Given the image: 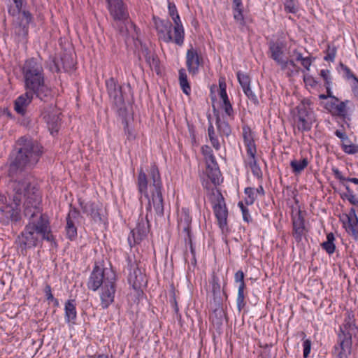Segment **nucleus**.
Returning <instances> with one entry per match:
<instances>
[{"mask_svg":"<svg viewBox=\"0 0 358 358\" xmlns=\"http://www.w3.org/2000/svg\"><path fill=\"white\" fill-rule=\"evenodd\" d=\"M18 151L10 158L8 169V176L14 180L13 182V205L2 204L0 206V220L3 221L20 219V205L24 202V213L27 208L35 210V206L31 202V197H41L36 187L32 186L28 178L20 180L23 173L32 169L38 162L41 154V146L32 139L27 137H21L17 141Z\"/></svg>","mask_w":358,"mask_h":358,"instance_id":"nucleus-1","label":"nucleus"},{"mask_svg":"<svg viewBox=\"0 0 358 358\" xmlns=\"http://www.w3.org/2000/svg\"><path fill=\"white\" fill-rule=\"evenodd\" d=\"M31 202L35 210L27 208L25 216L29 218V223L18 236L17 241L22 252L36 247L39 242V236L48 241L52 240L50 227L46 217L42 215L39 205L41 198L32 196Z\"/></svg>","mask_w":358,"mask_h":358,"instance_id":"nucleus-2","label":"nucleus"},{"mask_svg":"<svg viewBox=\"0 0 358 358\" xmlns=\"http://www.w3.org/2000/svg\"><path fill=\"white\" fill-rule=\"evenodd\" d=\"M137 185L138 192L148 199L147 210H151L152 206L156 213L162 215L164 214L162 184L157 167L155 165L150 167L148 178L141 169Z\"/></svg>","mask_w":358,"mask_h":358,"instance_id":"nucleus-3","label":"nucleus"},{"mask_svg":"<svg viewBox=\"0 0 358 358\" xmlns=\"http://www.w3.org/2000/svg\"><path fill=\"white\" fill-rule=\"evenodd\" d=\"M22 73L26 90L34 92L40 100L49 101L52 96L51 89L45 83L42 64L35 58L25 61L22 66Z\"/></svg>","mask_w":358,"mask_h":358,"instance_id":"nucleus-4","label":"nucleus"},{"mask_svg":"<svg viewBox=\"0 0 358 358\" xmlns=\"http://www.w3.org/2000/svg\"><path fill=\"white\" fill-rule=\"evenodd\" d=\"M15 6H8V12L13 17L18 16L15 21V33L20 37H24L28 33V24L31 20V15L29 11H22L23 1L13 0Z\"/></svg>","mask_w":358,"mask_h":358,"instance_id":"nucleus-5","label":"nucleus"},{"mask_svg":"<svg viewBox=\"0 0 358 358\" xmlns=\"http://www.w3.org/2000/svg\"><path fill=\"white\" fill-rule=\"evenodd\" d=\"M209 199L211 202L215 215L217 220L220 228L222 232L227 230L228 211L224 199L219 189L213 188L209 192Z\"/></svg>","mask_w":358,"mask_h":358,"instance_id":"nucleus-6","label":"nucleus"},{"mask_svg":"<svg viewBox=\"0 0 358 358\" xmlns=\"http://www.w3.org/2000/svg\"><path fill=\"white\" fill-rule=\"evenodd\" d=\"M110 15L114 19V27L117 28L120 33L127 32L126 23L128 21L129 14L126 10L122 0H106Z\"/></svg>","mask_w":358,"mask_h":358,"instance_id":"nucleus-7","label":"nucleus"},{"mask_svg":"<svg viewBox=\"0 0 358 358\" xmlns=\"http://www.w3.org/2000/svg\"><path fill=\"white\" fill-rule=\"evenodd\" d=\"M116 275L115 271H107L106 282L100 288L101 306L106 309L114 301L115 294Z\"/></svg>","mask_w":358,"mask_h":358,"instance_id":"nucleus-8","label":"nucleus"},{"mask_svg":"<svg viewBox=\"0 0 358 358\" xmlns=\"http://www.w3.org/2000/svg\"><path fill=\"white\" fill-rule=\"evenodd\" d=\"M108 271H113L109 268H101L98 266H95L87 282L88 288L91 290L96 291L103 287V284L106 282V273Z\"/></svg>","mask_w":358,"mask_h":358,"instance_id":"nucleus-9","label":"nucleus"},{"mask_svg":"<svg viewBox=\"0 0 358 358\" xmlns=\"http://www.w3.org/2000/svg\"><path fill=\"white\" fill-rule=\"evenodd\" d=\"M43 119L46 122L48 129L53 134L57 133L59 126V110L52 105L43 108L42 112Z\"/></svg>","mask_w":358,"mask_h":358,"instance_id":"nucleus-10","label":"nucleus"},{"mask_svg":"<svg viewBox=\"0 0 358 358\" xmlns=\"http://www.w3.org/2000/svg\"><path fill=\"white\" fill-rule=\"evenodd\" d=\"M155 28L159 38L165 43L174 42V36L171 35L172 24L169 20L154 17Z\"/></svg>","mask_w":358,"mask_h":358,"instance_id":"nucleus-11","label":"nucleus"},{"mask_svg":"<svg viewBox=\"0 0 358 358\" xmlns=\"http://www.w3.org/2000/svg\"><path fill=\"white\" fill-rule=\"evenodd\" d=\"M203 64V58L198 51L191 47L186 52V66L189 74L195 76L199 73V66Z\"/></svg>","mask_w":358,"mask_h":358,"instance_id":"nucleus-12","label":"nucleus"},{"mask_svg":"<svg viewBox=\"0 0 358 358\" xmlns=\"http://www.w3.org/2000/svg\"><path fill=\"white\" fill-rule=\"evenodd\" d=\"M107 91L110 98L113 100L116 106L121 108L124 105V97L122 92V87L113 78H110L106 81Z\"/></svg>","mask_w":358,"mask_h":358,"instance_id":"nucleus-13","label":"nucleus"},{"mask_svg":"<svg viewBox=\"0 0 358 358\" xmlns=\"http://www.w3.org/2000/svg\"><path fill=\"white\" fill-rule=\"evenodd\" d=\"M79 217L80 213L76 209H71L66 216V235L70 240H73L77 237V224Z\"/></svg>","mask_w":358,"mask_h":358,"instance_id":"nucleus-14","label":"nucleus"},{"mask_svg":"<svg viewBox=\"0 0 358 358\" xmlns=\"http://www.w3.org/2000/svg\"><path fill=\"white\" fill-rule=\"evenodd\" d=\"M352 339L350 334L338 335V345L335 346V353L338 358H348L351 353Z\"/></svg>","mask_w":358,"mask_h":358,"instance_id":"nucleus-15","label":"nucleus"},{"mask_svg":"<svg viewBox=\"0 0 358 358\" xmlns=\"http://www.w3.org/2000/svg\"><path fill=\"white\" fill-rule=\"evenodd\" d=\"M128 281L134 289H139L147 283L145 275L137 265H131Z\"/></svg>","mask_w":358,"mask_h":358,"instance_id":"nucleus-16","label":"nucleus"},{"mask_svg":"<svg viewBox=\"0 0 358 358\" xmlns=\"http://www.w3.org/2000/svg\"><path fill=\"white\" fill-rule=\"evenodd\" d=\"M238 80L243 89L245 94L250 99V100L255 104L258 103L257 96L255 93L252 92L250 88V77L245 73L238 72L237 73Z\"/></svg>","mask_w":358,"mask_h":358,"instance_id":"nucleus-17","label":"nucleus"},{"mask_svg":"<svg viewBox=\"0 0 358 358\" xmlns=\"http://www.w3.org/2000/svg\"><path fill=\"white\" fill-rule=\"evenodd\" d=\"M34 95H35L34 92L27 90L24 94L17 97L15 101V111L20 115H24L27 106L31 103L33 99Z\"/></svg>","mask_w":358,"mask_h":358,"instance_id":"nucleus-18","label":"nucleus"},{"mask_svg":"<svg viewBox=\"0 0 358 358\" xmlns=\"http://www.w3.org/2000/svg\"><path fill=\"white\" fill-rule=\"evenodd\" d=\"M83 212L90 215L94 222L101 221V209L98 204L92 202H80Z\"/></svg>","mask_w":358,"mask_h":358,"instance_id":"nucleus-19","label":"nucleus"},{"mask_svg":"<svg viewBox=\"0 0 358 358\" xmlns=\"http://www.w3.org/2000/svg\"><path fill=\"white\" fill-rule=\"evenodd\" d=\"M175 24L174 26V43L178 45H182L184 43V29L180 21L179 15L172 17Z\"/></svg>","mask_w":358,"mask_h":358,"instance_id":"nucleus-20","label":"nucleus"},{"mask_svg":"<svg viewBox=\"0 0 358 358\" xmlns=\"http://www.w3.org/2000/svg\"><path fill=\"white\" fill-rule=\"evenodd\" d=\"M289 60H283L279 65L282 71H285L288 76H292L298 72L299 67L295 64L296 51L290 56Z\"/></svg>","mask_w":358,"mask_h":358,"instance_id":"nucleus-21","label":"nucleus"},{"mask_svg":"<svg viewBox=\"0 0 358 358\" xmlns=\"http://www.w3.org/2000/svg\"><path fill=\"white\" fill-rule=\"evenodd\" d=\"M269 50L271 57L279 65L283 59V46L282 44L278 42L270 43Z\"/></svg>","mask_w":358,"mask_h":358,"instance_id":"nucleus-22","label":"nucleus"},{"mask_svg":"<svg viewBox=\"0 0 358 358\" xmlns=\"http://www.w3.org/2000/svg\"><path fill=\"white\" fill-rule=\"evenodd\" d=\"M76 306L75 300H68L65 303V320L68 323H74L77 315Z\"/></svg>","mask_w":358,"mask_h":358,"instance_id":"nucleus-23","label":"nucleus"},{"mask_svg":"<svg viewBox=\"0 0 358 358\" xmlns=\"http://www.w3.org/2000/svg\"><path fill=\"white\" fill-rule=\"evenodd\" d=\"M333 100H334V102H331L330 103H327L326 108L329 110V111L335 113L337 115L339 116H345L347 113L346 110V103L344 101H341L339 103H336L338 101H336L334 99L331 98ZM338 101H339L338 99Z\"/></svg>","mask_w":358,"mask_h":358,"instance_id":"nucleus-24","label":"nucleus"},{"mask_svg":"<svg viewBox=\"0 0 358 358\" xmlns=\"http://www.w3.org/2000/svg\"><path fill=\"white\" fill-rule=\"evenodd\" d=\"M206 172L213 184L219 182L220 171L217 162L206 164Z\"/></svg>","mask_w":358,"mask_h":358,"instance_id":"nucleus-25","label":"nucleus"},{"mask_svg":"<svg viewBox=\"0 0 358 358\" xmlns=\"http://www.w3.org/2000/svg\"><path fill=\"white\" fill-rule=\"evenodd\" d=\"M148 231V228L144 222L138 223L136 227L131 231L134 243L141 241L147 235Z\"/></svg>","mask_w":358,"mask_h":358,"instance_id":"nucleus-26","label":"nucleus"},{"mask_svg":"<svg viewBox=\"0 0 358 358\" xmlns=\"http://www.w3.org/2000/svg\"><path fill=\"white\" fill-rule=\"evenodd\" d=\"M192 222V218L188 212L182 209L181 217L178 220V228L187 234L189 237V227Z\"/></svg>","mask_w":358,"mask_h":358,"instance_id":"nucleus-27","label":"nucleus"},{"mask_svg":"<svg viewBox=\"0 0 358 358\" xmlns=\"http://www.w3.org/2000/svg\"><path fill=\"white\" fill-rule=\"evenodd\" d=\"M233 13L234 20L241 24H243L244 17L243 14L242 0H233Z\"/></svg>","mask_w":358,"mask_h":358,"instance_id":"nucleus-28","label":"nucleus"},{"mask_svg":"<svg viewBox=\"0 0 358 358\" xmlns=\"http://www.w3.org/2000/svg\"><path fill=\"white\" fill-rule=\"evenodd\" d=\"M343 222L346 231L351 234L355 239H357L358 220L346 219V220H343Z\"/></svg>","mask_w":358,"mask_h":358,"instance_id":"nucleus-29","label":"nucleus"},{"mask_svg":"<svg viewBox=\"0 0 358 358\" xmlns=\"http://www.w3.org/2000/svg\"><path fill=\"white\" fill-rule=\"evenodd\" d=\"M179 83L182 92L188 95L190 93L191 87L187 80V76L184 69L179 70Z\"/></svg>","mask_w":358,"mask_h":358,"instance_id":"nucleus-30","label":"nucleus"},{"mask_svg":"<svg viewBox=\"0 0 358 358\" xmlns=\"http://www.w3.org/2000/svg\"><path fill=\"white\" fill-rule=\"evenodd\" d=\"M355 324L353 320L349 316L348 320L345 321V323L341 327V334L339 335H345L347 334H350V339H352V335L355 331Z\"/></svg>","mask_w":358,"mask_h":358,"instance_id":"nucleus-31","label":"nucleus"},{"mask_svg":"<svg viewBox=\"0 0 358 358\" xmlns=\"http://www.w3.org/2000/svg\"><path fill=\"white\" fill-rule=\"evenodd\" d=\"M335 238L333 233H329L327 236V241L323 242L321 245L322 248L329 255L332 254L335 251L334 241Z\"/></svg>","mask_w":358,"mask_h":358,"instance_id":"nucleus-32","label":"nucleus"},{"mask_svg":"<svg viewBox=\"0 0 358 358\" xmlns=\"http://www.w3.org/2000/svg\"><path fill=\"white\" fill-rule=\"evenodd\" d=\"M304 230L305 227L301 218L298 217L297 219H294L293 220V233L296 239L301 238L304 232Z\"/></svg>","mask_w":358,"mask_h":358,"instance_id":"nucleus-33","label":"nucleus"},{"mask_svg":"<svg viewBox=\"0 0 358 358\" xmlns=\"http://www.w3.org/2000/svg\"><path fill=\"white\" fill-rule=\"evenodd\" d=\"M308 161L306 158L302 160H292L290 162V166L292 168L293 172L296 174L300 173L308 165Z\"/></svg>","mask_w":358,"mask_h":358,"instance_id":"nucleus-34","label":"nucleus"},{"mask_svg":"<svg viewBox=\"0 0 358 358\" xmlns=\"http://www.w3.org/2000/svg\"><path fill=\"white\" fill-rule=\"evenodd\" d=\"M246 164L250 168L255 176L258 178H262V172L260 167L257 165L255 158L248 159L246 160Z\"/></svg>","mask_w":358,"mask_h":358,"instance_id":"nucleus-35","label":"nucleus"},{"mask_svg":"<svg viewBox=\"0 0 358 358\" xmlns=\"http://www.w3.org/2000/svg\"><path fill=\"white\" fill-rule=\"evenodd\" d=\"M216 124L221 135L228 136L231 133V129L229 124L224 121H221L219 116L216 119Z\"/></svg>","mask_w":358,"mask_h":358,"instance_id":"nucleus-36","label":"nucleus"},{"mask_svg":"<svg viewBox=\"0 0 358 358\" xmlns=\"http://www.w3.org/2000/svg\"><path fill=\"white\" fill-rule=\"evenodd\" d=\"M298 128L299 129L303 131H309L311 128V121L310 118L307 115L306 117H303L302 114L300 113L299 122H298Z\"/></svg>","mask_w":358,"mask_h":358,"instance_id":"nucleus-37","label":"nucleus"},{"mask_svg":"<svg viewBox=\"0 0 358 358\" xmlns=\"http://www.w3.org/2000/svg\"><path fill=\"white\" fill-rule=\"evenodd\" d=\"M208 134L210 138V141L211 142V144L213 147L216 150H219L220 149V144L219 143V141L215 136V129L212 124V123H210L208 128Z\"/></svg>","mask_w":358,"mask_h":358,"instance_id":"nucleus-38","label":"nucleus"},{"mask_svg":"<svg viewBox=\"0 0 358 358\" xmlns=\"http://www.w3.org/2000/svg\"><path fill=\"white\" fill-rule=\"evenodd\" d=\"M320 75L324 78V80L327 85V92L328 96L330 98H333L336 101H338V98H336V96H334L331 94V89L329 87V85H330V76H329L330 71L329 70H322L320 72Z\"/></svg>","mask_w":358,"mask_h":358,"instance_id":"nucleus-39","label":"nucleus"},{"mask_svg":"<svg viewBox=\"0 0 358 358\" xmlns=\"http://www.w3.org/2000/svg\"><path fill=\"white\" fill-rule=\"evenodd\" d=\"M201 150L203 155H204L206 164L216 162L213 151L209 146L204 145L202 147Z\"/></svg>","mask_w":358,"mask_h":358,"instance_id":"nucleus-40","label":"nucleus"},{"mask_svg":"<svg viewBox=\"0 0 358 358\" xmlns=\"http://www.w3.org/2000/svg\"><path fill=\"white\" fill-rule=\"evenodd\" d=\"M245 288L238 287V294L236 299L237 308L241 311L245 306L246 303L245 301Z\"/></svg>","mask_w":358,"mask_h":358,"instance_id":"nucleus-41","label":"nucleus"},{"mask_svg":"<svg viewBox=\"0 0 358 358\" xmlns=\"http://www.w3.org/2000/svg\"><path fill=\"white\" fill-rule=\"evenodd\" d=\"M245 194L246 197L245 199L247 205H252L257 198L255 189L252 187H247L245 189Z\"/></svg>","mask_w":358,"mask_h":358,"instance_id":"nucleus-42","label":"nucleus"},{"mask_svg":"<svg viewBox=\"0 0 358 358\" xmlns=\"http://www.w3.org/2000/svg\"><path fill=\"white\" fill-rule=\"evenodd\" d=\"M245 141L247 146V154L248 155V159L255 158L256 148L254 142L252 140L247 138L245 136Z\"/></svg>","mask_w":358,"mask_h":358,"instance_id":"nucleus-43","label":"nucleus"},{"mask_svg":"<svg viewBox=\"0 0 358 358\" xmlns=\"http://www.w3.org/2000/svg\"><path fill=\"white\" fill-rule=\"evenodd\" d=\"M347 193L343 194V197L348 199V201L355 206L358 207V199L356 196L353 194L348 185H345Z\"/></svg>","mask_w":358,"mask_h":358,"instance_id":"nucleus-44","label":"nucleus"},{"mask_svg":"<svg viewBox=\"0 0 358 358\" xmlns=\"http://www.w3.org/2000/svg\"><path fill=\"white\" fill-rule=\"evenodd\" d=\"M285 9L287 12L295 13L298 10V3L296 0H285Z\"/></svg>","mask_w":358,"mask_h":358,"instance_id":"nucleus-45","label":"nucleus"},{"mask_svg":"<svg viewBox=\"0 0 358 358\" xmlns=\"http://www.w3.org/2000/svg\"><path fill=\"white\" fill-rule=\"evenodd\" d=\"M296 61H300L302 66L308 71L310 70L311 65V59L309 57H303L302 55L298 52H296Z\"/></svg>","mask_w":358,"mask_h":358,"instance_id":"nucleus-46","label":"nucleus"},{"mask_svg":"<svg viewBox=\"0 0 358 358\" xmlns=\"http://www.w3.org/2000/svg\"><path fill=\"white\" fill-rule=\"evenodd\" d=\"M234 280L236 282L239 284L238 287H246V285L244 282V273L242 271L239 270L235 273Z\"/></svg>","mask_w":358,"mask_h":358,"instance_id":"nucleus-47","label":"nucleus"},{"mask_svg":"<svg viewBox=\"0 0 358 358\" xmlns=\"http://www.w3.org/2000/svg\"><path fill=\"white\" fill-rule=\"evenodd\" d=\"M340 67L345 73V76L347 79H353L355 81H357L358 78L352 73L351 70L342 62L339 64Z\"/></svg>","mask_w":358,"mask_h":358,"instance_id":"nucleus-48","label":"nucleus"},{"mask_svg":"<svg viewBox=\"0 0 358 358\" xmlns=\"http://www.w3.org/2000/svg\"><path fill=\"white\" fill-rule=\"evenodd\" d=\"M238 205L241 210L244 221L247 222H250L252 218L249 213L248 209L243 205V202H239Z\"/></svg>","mask_w":358,"mask_h":358,"instance_id":"nucleus-49","label":"nucleus"},{"mask_svg":"<svg viewBox=\"0 0 358 358\" xmlns=\"http://www.w3.org/2000/svg\"><path fill=\"white\" fill-rule=\"evenodd\" d=\"M343 150L348 154H355L358 152V147L354 144L343 143Z\"/></svg>","mask_w":358,"mask_h":358,"instance_id":"nucleus-50","label":"nucleus"},{"mask_svg":"<svg viewBox=\"0 0 358 358\" xmlns=\"http://www.w3.org/2000/svg\"><path fill=\"white\" fill-rule=\"evenodd\" d=\"M327 51V54L324 57V59L327 61H329V60L333 61L336 57V48H334V47L331 48L329 45Z\"/></svg>","mask_w":358,"mask_h":358,"instance_id":"nucleus-51","label":"nucleus"},{"mask_svg":"<svg viewBox=\"0 0 358 358\" xmlns=\"http://www.w3.org/2000/svg\"><path fill=\"white\" fill-rule=\"evenodd\" d=\"M303 357L307 358L311 350V341L306 339L304 341L303 344Z\"/></svg>","mask_w":358,"mask_h":358,"instance_id":"nucleus-52","label":"nucleus"},{"mask_svg":"<svg viewBox=\"0 0 358 358\" xmlns=\"http://www.w3.org/2000/svg\"><path fill=\"white\" fill-rule=\"evenodd\" d=\"M306 86L309 90L313 88V79L310 76L305 75L303 78Z\"/></svg>","mask_w":358,"mask_h":358,"instance_id":"nucleus-53","label":"nucleus"},{"mask_svg":"<svg viewBox=\"0 0 358 358\" xmlns=\"http://www.w3.org/2000/svg\"><path fill=\"white\" fill-rule=\"evenodd\" d=\"M168 8H169V13L171 17L176 16V15H178L177 8L174 3L169 2Z\"/></svg>","mask_w":358,"mask_h":358,"instance_id":"nucleus-54","label":"nucleus"},{"mask_svg":"<svg viewBox=\"0 0 358 358\" xmlns=\"http://www.w3.org/2000/svg\"><path fill=\"white\" fill-rule=\"evenodd\" d=\"M44 292L45 293L46 298L48 301L55 300V298L51 292V287L49 285H46V286L45 287ZM55 301H57L56 299Z\"/></svg>","mask_w":358,"mask_h":358,"instance_id":"nucleus-55","label":"nucleus"},{"mask_svg":"<svg viewBox=\"0 0 358 358\" xmlns=\"http://www.w3.org/2000/svg\"><path fill=\"white\" fill-rule=\"evenodd\" d=\"M335 134L337 137H338L339 138L341 139V141H343V143L348 141V138L345 132L340 131V130H336L335 132Z\"/></svg>","mask_w":358,"mask_h":358,"instance_id":"nucleus-56","label":"nucleus"},{"mask_svg":"<svg viewBox=\"0 0 358 358\" xmlns=\"http://www.w3.org/2000/svg\"><path fill=\"white\" fill-rule=\"evenodd\" d=\"M222 108L228 116L231 117L234 115V110L231 105L222 106Z\"/></svg>","mask_w":358,"mask_h":358,"instance_id":"nucleus-57","label":"nucleus"},{"mask_svg":"<svg viewBox=\"0 0 358 358\" xmlns=\"http://www.w3.org/2000/svg\"><path fill=\"white\" fill-rule=\"evenodd\" d=\"M345 219H352V220H358L357 216L356 215V210L354 208H352L348 214L345 215Z\"/></svg>","mask_w":358,"mask_h":358,"instance_id":"nucleus-58","label":"nucleus"},{"mask_svg":"<svg viewBox=\"0 0 358 358\" xmlns=\"http://www.w3.org/2000/svg\"><path fill=\"white\" fill-rule=\"evenodd\" d=\"M334 176L336 178L339 179L341 181H347L348 178H345L343 176L341 171H339L338 169H333Z\"/></svg>","mask_w":358,"mask_h":358,"instance_id":"nucleus-59","label":"nucleus"},{"mask_svg":"<svg viewBox=\"0 0 358 358\" xmlns=\"http://www.w3.org/2000/svg\"><path fill=\"white\" fill-rule=\"evenodd\" d=\"M352 91L355 97L358 99V80L355 81L352 88Z\"/></svg>","mask_w":358,"mask_h":358,"instance_id":"nucleus-60","label":"nucleus"},{"mask_svg":"<svg viewBox=\"0 0 358 358\" xmlns=\"http://www.w3.org/2000/svg\"><path fill=\"white\" fill-rule=\"evenodd\" d=\"M219 87H220V90H226L227 85H226V83L223 78H220L219 80Z\"/></svg>","mask_w":358,"mask_h":358,"instance_id":"nucleus-61","label":"nucleus"},{"mask_svg":"<svg viewBox=\"0 0 358 358\" xmlns=\"http://www.w3.org/2000/svg\"><path fill=\"white\" fill-rule=\"evenodd\" d=\"M90 358H112V357L106 354H99L97 355L90 356Z\"/></svg>","mask_w":358,"mask_h":358,"instance_id":"nucleus-62","label":"nucleus"},{"mask_svg":"<svg viewBox=\"0 0 358 358\" xmlns=\"http://www.w3.org/2000/svg\"><path fill=\"white\" fill-rule=\"evenodd\" d=\"M255 193H256V194H259L264 195V190L263 187L262 186H259L258 188L255 189Z\"/></svg>","mask_w":358,"mask_h":358,"instance_id":"nucleus-63","label":"nucleus"},{"mask_svg":"<svg viewBox=\"0 0 358 358\" xmlns=\"http://www.w3.org/2000/svg\"><path fill=\"white\" fill-rule=\"evenodd\" d=\"M220 96L222 99L228 97L226 90H220Z\"/></svg>","mask_w":358,"mask_h":358,"instance_id":"nucleus-64","label":"nucleus"}]
</instances>
